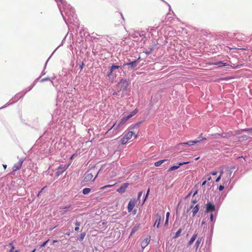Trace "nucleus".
<instances>
[{
	"label": "nucleus",
	"mask_w": 252,
	"mask_h": 252,
	"mask_svg": "<svg viewBox=\"0 0 252 252\" xmlns=\"http://www.w3.org/2000/svg\"><path fill=\"white\" fill-rule=\"evenodd\" d=\"M98 172L95 171V169H91L87 171L84 175V181L87 182L89 181H94L97 177Z\"/></svg>",
	"instance_id": "obj_1"
},
{
	"label": "nucleus",
	"mask_w": 252,
	"mask_h": 252,
	"mask_svg": "<svg viewBox=\"0 0 252 252\" xmlns=\"http://www.w3.org/2000/svg\"><path fill=\"white\" fill-rule=\"evenodd\" d=\"M133 137H134V139H136L138 136L136 134L131 131H129L127 132H126L123 137L121 138V140L122 144H126L129 140L132 139Z\"/></svg>",
	"instance_id": "obj_2"
},
{
	"label": "nucleus",
	"mask_w": 252,
	"mask_h": 252,
	"mask_svg": "<svg viewBox=\"0 0 252 252\" xmlns=\"http://www.w3.org/2000/svg\"><path fill=\"white\" fill-rule=\"evenodd\" d=\"M138 110L137 109H135L134 111L132 112H131L127 116L123 117L120 122L118 124L116 128L117 129H119L122 126H123L126 122L130 118H131L132 117L134 116L137 112Z\"/></svg>",
	"instance_id": "obj_3"
},
{
	"label": "nucleus",
	"mask_w": 252,
	"mask_h": 252,
	"mask_svg": "<svg viewBox=\"0 0 252 252\" xmlns=\"http://www.w3.org/2000/svg\"><path fill=\"white\" fill-rule=\"evenodd\" d=\"M24 159L22 158L20 159L18 162L14 164L13 165L12 167V172L19 170L21 168Z\"/></svg>",
	"instance_id": "obj_4"
},
{
	"label": "nucleus",
	"mask_w": 252,
	"mask_h": 252,
	"mask_svg": "<svg viewBox=\"0 0 252 252\" xmlns=\"http://www.w3.org/2000/svg\"><path fill=\"white\" fill-rule=\"evenodd\" d=\"M68 165H61L59 166L58 168V171L56 172V175L57 176H59L61 174H63V173L68 168Z\"/></svg>",
	"instance_id": "obj_5"
},
{
	"label": "nucleus",
	"mask_w": 252,
	"mask_h": 252,
	"mask_svg": "<svg viewBox=\"0 0 252 252\" xmlns=\"http://www.w3.org/2000/svg\"><path fill=\"white\" fill-rule=\"evenodd\" d=\"M136 203V201L135 199H132L129 201L127 206V210L128 212L132 211Z\"/></svg>",
	"instance_id": "obj_6"
},
{
	"label": "nucleus",
	"mask_w": 252,
	"mask_h": 252,
	"mask_svg": "<svg viewBox=\"0 0 252 252\" xmlns=\"http://www.w3.org/2000/svg\"><path fill=\"white\" fill-rule=\"evenodd\" d=\"M215 210V206L213 203H212L211 202H208L206 204V212H207L212 213Z\"/></svg>",
	"instance_id": "obj_7"
},
{
	"label": "nucleus",
	"mask_w": 252,
	"mask_h": 252,
	"mask_svg": "<svg viewBox=\"0 0 252 252\" xmlns=\"http://www.w3.org/2000/svg\"><path fill=\"white\" fill-rule=\"evenodd\" d=\"M128 185V183L123 184L120 188L117 189V191L121 193L125 192Z\"/></svg>",
	"instance_id": "obj_8"
},
{
	"label": "nucleus",
	"mask_w": 252,
	"mask_h": 252,
	"mask_svg": "<svg viewBox=\"0 0 252 252\" xmlns=\"http://www.w3.org/2000/svg\"><path fill=\"white\" fill-rule=\"evenodd\" d=\"M189 163V161L183 162H179L178 166L175 165V166H173L170 167L168 169V171L170 172V171H171L177 169H178L179 168V167L180 166L183 165L184 164H188Z\"/></svg>",
	"instance_id": "obj_9"
},
{
	"label": "nucleus",
	"mask_w": 252,
	"mask_h": 252,
	"mask_svg": "<svg viewBox=\"0 0 252 252\" xmlns=\"http://www.w3.org/2000/svg\"><path fill=\"white\" fill-rule=\"evenodd\" d=\"M155 217H156V220L154 224V226H156L157 228H158L160 225V222L161 220V216L159 214H157L155 215Z\"/></svg>",
	"instance_id": "obj_10"
},
{
	"label": "nucleus",
	"mask_w": 252,
	"mask_h": 252,
	"mask_svg": "<svg viewBox=\"0 0 252 252\" xmlns=\"http://www.w3.org/2000/svg\"><path fill=\"white\" fill-rule=\"evenodd\" d=\"M120 66H119V65H112L111 67H110V72L109 73H108V76H109V77L110 78H111V76H112V73L113 72V71L116 69H118L119 68H120Z\"/></svg>",
	"instance_id": "obj_11"
},
{
	"label": "nucleus",
	"mask_w": 252,
	"mask_h": 252,
	"mask_svg": "<svg viewBox=\"0 0 252 252\" xmlns=\"http://www.w3.org/2000/svg\"><path fill=\"white\" fill-rule=\"evenodd\" d=\"M199 142H200V141H198V140L189 141H188L187 142L181 143L179 144V145H188L191 146V145H193V144L197 143Z\"/></svg>",
	"instance_id": "obj_12"
},
{
	"label": "nucleus",
	"mask_w": 252,
	"mask_h": 252,
	"mask_svg": "<svg viewBox=\"0 0 252 252\" xmlns=\"http://www.w3.org/2000/svg\"><path fill=\"white\" fill-rule=\"evenodd\" d=\"M150 241V238H147L143 240L141 243V246L143 249H144L149 243Z\"/></svg>",
	"instance_id": "obj_13"
},
{
	"label": "nucleus",
	"mask_w": 252,
	"mask_h": 252,
	"mask_svg": "<svg viewBox=\"0 0 252 252\" xmlns=\"http://www.w3.org/2000/svg\"><path fill=\"white\" fill-rule=\"evenodd\" d=\"M192 209V217H194L199 209V205L197 204L195 205L194 207H193V206H191L189 209Z\"/></svg>",
	"instance_id": "obj_14"
},
{
	"label": "nucleus",
	"mask_w": 252,
	"mask_h": 252,
	"mask_svg": "<svg viewBox=\"0 0 252 252\" xmlns=\"http://www.w3.org/2000/svg\"><path fill=\"white\" fill-rule=\"evenodd\" d=\"M71 207L70 205L60 207V212L62 214H65Z\"/></svg>",
	"instance_id": "obj_15"
},
{
	"label": "nucleus",
	"mask_w": 252,
	"mask_h": 252,
	"mask_svg": "<svg viewBox=\"0 0 252 252\" xmlns=\"http://www.w3.org/2000/svg\"><path fill=\"white\" fill-rule=\"evenodd\" d=\"M197 234H194L192 237L191 238V239H190L189 241V242L188 243V246H190L192 244V243H193V242L195 240V239H196L197 238Z\"/></svg>",
	"instance_id": "obj_16"
},
{
	"label": "nucleus",
	"mask_w": 252,
	"mask_h": 252,
	"mask_svg": "<svg viewBox=\"0 0 252 252\" xmlns=\"http://www.w3.org/2000/svg\"><path fill=\"white\" fill-rule=\"evenodd\" d=\"M202 240H203L202 237H199L197 239V241H196V242L195 243V244L196 250H197V249L198 248V247L199 246V245L200 244V243H201Z\"/></svg>",
	"instance_id": "obj_17"
},
{
	"label": "nucleus",
	"mask_w": 252,
	"mask_h": 252,
	"mask_svg": "<svg viewBox=\"0 0 252 252\" xmlns=\"http://www.w3.org/2000/svg\"><path fill=\"white\" fill-rule=\"evenodd\" d=\"M137 61H133L130 63H128L126 64V65L130 66L131 68H134L137 66Z\"/></svg>",
	"instance_id": "obj_18"
},
{
	"label": "nucleus",
	"mask_w": 252,
	"mask_h": 252,
	"mask_svg": "<svg viewBox=\"0 0 252 252\" xmlns=\"http://www.w3.org/2000/svg\"><path fill=\"white\" fill-rule=\"evenodd\" d=\"M167 160V159H162L159 161H158L155 163V165L156 166H159L162 163H163L165 161Z\"/></svg>",
	"instance_id": "obj_19"
},
{
	"label": "nucleus",
	"mask_w": 252,
	"mask_h": 252,
	"mask_svg": "<svg viewBox=\"0 0 252 252\" xmlns=\"http://www.w3.org/2000/svg\"><path fill=\"white\" fill-rule=\"evenodd\" d=\"M91 189L90 188H85L83 189L82 190V193L85 194V195H86V194H88V193H89L90 192H91Z\"/></svg>",
	"instance_id": "obj_20"
},
{
	"label": "nucleus",
	"mask_w": 252,
	"mask_h": 252,
	"mask_svg": "<svg viewBox=\"0 0 252 252\" xmlns=\"http://www.w3.org/2000/svg\"><path fill=\"white\" fill-rule=\"evenodd\" d=\"M212 64L214 65H220L221 64V66H224L226 65V63H223L222 62H215L211 63Z\"/></svg>",
	"instance_id": "obj_21"
},
{
	"label": "nucleus",
	"mask_w": 252,
	"mask_h": 252,
	"mask_svg": "<svg viewBox=\"0 0 252 252\" xmlns=\"http://www.w3.org/2000/svg\"><path fill=\"white\" fill-rule=\"evenodd\" d=\"M248 136L247 135H244L241 137H239V141H245L247 140L248 139Z\"/></svg>",
	"instance_id": "obj_22"
},
{
	"label": "nucleus",
	"mask_w": 252,
	"mask_h": 252,
	"mask_svg": "<svg viewBox=\"0 0 252 252\" xmlns=\"http://www.w3.org/2000/svg\"><path fill=\"white\" fill-rule=\"evenodd\" d=\"M116 184V183H115V184H114L113 185H106V186H103V187L100 188V189L104 190V189H106L107 188L113 187V186L115 185Z\"/></svg>",
	"instance_id": "obj_23"
},
{
	"label": "nucleus",
	"mask_w": 252,
	"mask_h": 252,
	"mask_svg": "<svg viewBox=\"0 0 252 252\" xmlns=\"http://www.w3.org/2000/svg\"><path fill=\"white\" fill-rule=\"evenodd\" d=\"M182 232V229L181 228H180L177 232L176 233H175V236H174V238H177L178 237L180 236V234H181V233Z\"/></svg>",
	"instance_id": "obj_24"
},
{
	"label": "nucleus",
	"mask_w": 252,
	"mask_h": 252,
	"mask_svg": "<svg viewBox=\"0 0 252 252\" xmlns=\"http://www.w3.org/2000/svg\"><path fill=\"white\" fill-rule=\"evenodd\" d=\"M138 229V227H134L131 230L130 235H132L133 233H134Z\"/></svg>",
	"instance_id": "obj_25"
},
{
	"label": "nucleus",
	"mask_w": 252,
	"mask_h": 252,
	"mask_svg": "<svg viewBox=\"0 0 252 252\" xmlns=\"http://www.w3.org/2000/svg\"><path fill=\"white\" fill-rule=\"evenodd\" d=\"M9 245L11 246V249L10 250L9 252H14V247L12 243H10Z\"/></svg>",
	"instance_id": "obj_26"
},
{
	"label": "nucleus",
	"mask_w": 252,
	"mask_h": 252,
	"mask_svg": "<svg viewBox=\"0 0 252 252\" xmlns=\"http://www.w3.org/2000/svg\"><path fill=\"white\" fill-rule=\"evenodd\" d=\"M86 235V234L85 233H82L80 234V240H83L85 237Z\"/></svg>",
	"instance_id": "obj_27"
},
{
	"label": "nucleus",
	"mask_w": 252,
	"mask_h": 252,
	"mask_svg": "<svg viewBox=\"0 0 252 252\" xmlns=\"http://www.w3.org/2000/svg\"><path fill=\"white\" fill-rule=\"evenodd\" d=\"M222 172H222V171H221L220 172V176H219L217 178V179L216 180V182H219V181L220 180V179H221V175H222Z\"/></svg>",
	"instance_id": "obj_28"
},
{
	"label": "nucleus",
	"mask_w": 252,
	"mask_h": 252,
	"mask_svg": "<svg viewBox=\"0 0 252 252\" xmlns=\"http://www.w3.org/2000/svg\"><path fill=\"white\" fill-rule=\"evenodd\" d=\"M242 131H250L252 132V127L249 128H246L241 130Z\"/></svg>",
	"instance_id": "obj_29"
},
{
	"label": "nucleus",
	"mask_w": 252,
	"mask_h": 252,
	"mask_svg": "<svg viewBox=\"0 0 252 252\" xmlns=\"http://www.w3.org/2000/svg\"><path fill=\"white\" fill-rule=\"evenodd\" d=\"M218 135V136H221L223 137H227V133H223L221 135H220V134H215V135Z\"/></svg>",
	"instance_id": "obj_30"
},
{
	"label": "nucleus",
	"mask_w": 252,
	"mask_h": 252,
	"mask_svg": "<svg viewBox=\"0 0 252 252\" xmlns=\"http://www.w3.org/2000/svg\"><path fill=\"white\" fill-rule=\"evenodd\" d=\"M224 186H222V185H220V186H219V190L220 191H221V190H222L224 189Z\"/></svg>",
	"instance_id": "obj_31"
},
{
	"label": "nucleus",
	"mask_w": 252,
	"mask_h": 252,
	"mask_svg": "<svg viewBox=\"0 0 252 252\" xmlns=\"http://www.w3.org/2000/svg\"><path fill=\"white\" fill-rule=\"evenodd\" d=\"M115 125H116V123L114 124V125L112 126L108 130V131L106 132L105 134H107V133H108L114 127Z\"/></svg>",
	"instance_id": "obj_32"
},
{
	"label": "nucleus",
	"mask_w": 252,
	"mask_h": 252,
	"mask_svg": "<svg viewBox=\"0 0 252 252\" xmlns=\"http://www.w3.org/2000/svg\"><path fill=\"white\" fill-rule=\"evenodd\" d=\"M46 80H49L50 83H53V82L48 78L43 79L41 80V82H43V81H46Z\"/></svg>",
	"instance_id": "obj_33"
},
{
	"label": "nucleus",
	"mask_w": 252,
	"mask_h": 252,
	"mask_svg": "<svg viewBox=\"0 0 252 252\" xmlns=\"http://www.w3.org/2000/svg\"><path fill=\"white\" fill-rule=\"evenodd\" d=\"M49 240H48L47 241H46L45 242H44L41 245V247H45L46 245V244L47 243V242H48Z\"/></svg>",
	"instance_id": "obj_34"
},
{
	"label": "nucleus",
	"mask_w": 252,
	"mask_h": 252,
	"mask_svg": "<svg viewBox=\"0 0 252 252\" xmlns=\"http://www.w3.org/2000/svg\"><path fill=\"white\" fill-rule=\"evenodd\" d=\"M169 216H170V213L169 212H168L167 213H166V219L169 220Z\"/></svg>",
	"instance_id": "obj_35"
},
{
	"label": "nucleus",
	"mask_w": 252,
	"mask_h": 252,
	"mask_svg": "<svg viewBox=\"0 0 252 252\" xmlns=\"http://www.w3.org/2000/svg\"><path fill=\"white\" fill-rule=\"evenodd\" d=\"M206 177H207V181H211L212 180V178H211V177L210 175H207L206 176Z\"/></svg>",
	"instance_id": "obj_36"
},
{
	"label": "nucleus",
	"mask_w": 252,
	"mask_h": 252,
	"mask_svg": "<svg viewBox=\"0 0 252 252\" xmlns=\"http://www.w3.org/2000/svg\"><path fill=\"white\" fill-rule=\"evenodd\" d=\"M168 220H169L166 219V220H165V223H164V226H167L168 225Z\"/></svg>",
	"instance_id": "obj_37"
},
{
	"label": "nucleus",
	"mask_w": 252,
	"mask_h": 252,
	"mask_svg": "<svg viewBox=\"0 0 252 252\" xmlns=\"http://www.w3.org/2000/svg\"><path fill=\"white\" fill-rule=\"evenodd\" d=\"M76 226H79L80 225V222L79 221H76L75 223Z\"/></svg>",
	"instance_id": "obj_38"
},
{
	"label": "nucleus",
	"mask_w": 252,
	"mask_h": 252,
	"mask_svg": "<svg viewBox=\"0 0 252 252\" xmlns=\"http://www.w3.org/2000/svg\"><path fill=\"white\" fill-rule=\"evenodd\" d=\"M210 219L212 221L213 220V215L212 213L210 214Z\"/></svg>",
	"instance_id": "obj_39"
},
{
	"label": "nucleus",
	"mask_w": 252,
	"mask_h": 252,
	"mask_svg": "<svg viewBox=\"0 0 252 252\" xmlns=\"http://www.w3.org/2000/svg\"><path fill=\"white\" fill-rule=\"evenodd\" d=\"M211 174L212 175H216L217 174V172H216V171L212 172Z\"/></svg>",
	"instance_id": "obj_40"
},
{
	"label": "nucleus",
	"mask_w": 252,
	"mask_h": 252,
	"mask_svg": "<svg viewBox=\"0 0 252 252\" xmlns=\"http://www.w3.org/2000/svg\"><path fill=\"white\" fill-rule=\"evenodd\" d=\"M197 193V189H195V191L193 192V196H194L195 195H196Z\"/></svg>",
	"instance_id": "obj_41"
},
{
	"label": "nucleus",
	"mask_w": 252,
	"mask_h": 252,
	"mask_svg": "<svg viewBox=\"0 0 252 252\" xmlns=\"http://www.w3.org/2000/svg\"><path fill=\"white\" fill-rule=\"evenodd\" d=\"M79 229V226H76L75 227V230L76 231H78Z\"/></svg>",
	"instance_id": "obj_42"
},
{
	"label": "nucleus",
	"mask_w": 252,
	"mask_h": 252,
	"mask_svg": "<svg viewBox=\"0 0 252 252\" xmlns=\"http://www.w3.org/2000/svg\"><path fill=\"white\" fill-rule=\"evenodd\" d=\"M206 182H207V180H205L202 184V186H204L206 184Z\"/></svg>",
	"instance_id": "obj_43"
},
{
	"label": "nucleus",
	"mask_w": 252,
	"mask_h": 252,
	"mask_svg": "<svg viewBox=\"0 0 252 252\" xmlns=\"http://www.w3.org/2000/svg\"><path fill=\"white\" fill-rule=\"evenodd\" d=\"M149 191H150V189H149L147 190V193H146V197H147V196L149 194Z\"/></svg>",
	"instance_id": "obj_44"
},
{
	"label": "nucleus",
	"mask_w": 252,
	"mask_h": 252,
	"mask_svg": "<svg viewBox=\"0 0 252 252\" xmlns=\"http://www.w3.org/2000/svg\"><path fill=\"white\" fill-rule=\"evenodd\" d=\"M142 192H140L139 193V194H138V197H139V198L141 196V195H142Z\"/></svg>",
	"instance_id": "obj_45"
},
{
	"label": "nucleus",
	"mask_w": 252,
	"mask_h": 252,
	"mask_svg": "<svg viewBox=\"0 0 252 252\" xmlns=\"http://www.w3.org/2000/svg\"><path fill=\"white\" fill-rule=\"evenodd\" d=\"M3 167L4 169H5L6 168L7 165L5 164H3Z\"/></svg>",
	"instance_id": "obj_46"
},
{
	"label": "nucleus",
	"mask_w": 252,
	"mask_h": 252,
	"mask_svg": "<svg viewBox=\"0 0 252 252\" xmlns=\"http://www.w3.org/2000/svg\"><path fill=\"white\" fill-rule=\"evenodd\" d=\"M58 242V241H57V240H53V243H56V242Z\"/></svg>",
	"instance_id": "obj_47"
},
{
	"label": "nucleus",
	"mask_w": 252,
	"mask_h": 252,
	"mask_svg": "<svg viewBox=\"0 0 252 252\" xmlns=\"http://www.w3.org/2000/svg\"><path fill=\"white\" fill-rule=\"evenodd\" d=\"M192 203H194H194H196V200H193V201H192Z\"/></svg>",
	"instance_id": "obj_48"
},
{
	"label": "nucleus",
	"mask_w": 252,
	"mask_h": 252,
	"mask_svg": "<svg viewBox=\"0 0 252 252\" xmlns=\"http://www.w3.org/2000/svg\"><path fill=\"white\" fill-rule=\"evenodd\" d=\"M134 126H136V127H138L139 126V125L138 124H136Z\"/></svg>",
	"instance_id": "obj_49"
},
{
	"label": "nucleus",
	"mask_w": 252,
	"mask_h": 252,
	"mask_svg": "<svg viewBox=\"0 0 252 252\" xmlns=\"http://www.w3.org/2000/svg\"><path fill=\"white\" fill-rule=\"evenodd\" d=\"M204 140H206L205 138H203L202 140H201V141ZM199 141H200V140H199Z\"/></svg>",
	"instance_id": "obj_50"
},
{
	"label": "nucleus",
	"mask_w": 252,
	"mask_h": 252,
	"mask_svg": "<svg viewBox=\"0 0 252 252\" xmlns=\"http://www.w3.org/2000/svg\"><path fill=\"white\" fill-rule=\"evenodd\" d=\"M74 155H74V154H73V155L71 156V158H74Z\"/></svg>",
	"instance_id": "obj_51"
},
{
	"label": "nucleus",
	"mask_w": 252,
	"mask_h": 252,
	"mask_svg": "<svg viewBox=\"0 0 252 252\" xmlns=\"http://www.w3.org/2000/svg\"><path fill=\"white\" fill-rule=\"evenodd\" d=\"M36 251V249H34L32 252H35Z\"/></svg>",
	"instance_id": "obj_52"
},
{
	"label": "nucleus",
	"mask_w": 252,
	"mask_h": 252,
	"mask_svg": "<svg viewBox=\"0 0 252 252\" xmlns=\"http://www.w3.org/2000/svg\"><path fill=\"white\" fill-rule=\"evenodd\" d=\"M199 158V157L196 158H195V160H197V159H198Z\"/></svg>",
	"instance_id": "obj_53"
},
{
	"label": "nucleus",
	"mask_w": 252,
	"mask_h": 252,
	"mask_svg": "<svg viewBox=\"0 0 252 252\" xmlns=\"http://www.w3.org/2000/svg\"><path fill=\"white\" fill-rule=\"evenodd\" d=\"M14 252H19V251L18 250H16L14 251Z\"/></svg>",
	"instance_id": "obj_54"
},
{
	"label": "nucleus",
	"mask_w": 252,
	"mask_h": 252,
	"mask_svg": "<svg viewBox=\"0 0 252 252\" xmlns=\"http://www.w3.org/2000/svg\"><path fill=\"white\" fill-rule=\"evenodd\" d=\"M117 94V93H113V94H114H114H115V95H116Z\"/></svg>",
	"instance_id": "obj_55"
},
{
	"label": "nucleus",
	"mask_w": 252,
	"mask_h": 252,
	"mask_svg": "<svg viewBox=\"0 0 252 252\" xmlns=\"http://www.w3.org/2000/svg\"><path fill=\"white\" fill-rule=\"evenodd\" d=\"M191 193H192V192H191L188 195L189 196V195H191Z\"/></svg>",
	"instance_id": "obj_56"
},
{
	"label": "nucleus",
	"mask_w": 252,
	"mask_h": 252,
	"mask_svg": "<svg viewBox=\"0 0 252 252\" xmlns=\"http://www.w3.org/2000/svg\"><path fill=\"white\" fill-rule=\"evenodd\" d=\"M229 182V179H228L226 181V183H228Z\"/></svg>",
	"instance_id": "obj_57"
},
{
	"label": "nucleus",
	"mask_w": 252,
	"mask_h": 252,
	"mask_svg": "<svg viewBox=\"0 0 252 252\" xmlns=\"http://www.w3.org/2000/svg\"><path fill=\"white\" fill-rule=\"evenodd\" d=\"M83 68V65L81 66V68L82 69Z\"/></svg>",
	"instance_id": "obj_58"
}]
</instances>
